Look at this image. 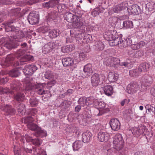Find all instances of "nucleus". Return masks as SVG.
<instances>
[{
  "mask_svg": "<svg viewBox=\"0 0 155 155\" xmlns=\"http://www.w3.org/2000/svg\"><path fill=\"white\" fill-rule=\"evenodd\" d=\"M34 121V117L29 115L28 116L23 118L21 120V122L25 124H27L29 123H31Z\"/></svg>",
  "mask_w": 155,
  "mask_h": 155,
  "instance_id": "obj_30",
  "label": "nucleus"
},
{
  "mask_svg": "<svg viewBox=\"0 0 155 155\" xmlns=\"http://www.w3.org/2000/svg\"><path fill=\"white\" fill-rule=\"evenodd\" d=\"M84 71L85 72L90 73L92 71L91 64L89 63L84 66Z\"/></svg>",
  "mask_w": 155,
  "mask_h": 155,
  "instance_id": "obj_45",
  "label": "nucleus"
},
{
  "mask_svg": "<svg viewBox=\"0 0 155 155\" xmlns=\"http://www.w3.org/2000/svg\"><path fill=\"white\" fill-rule=\"evenodd\" d=\"M71 102L67 100H64L61 104L60 106L63 108H68L71 105Z\"/></svg>",
  "mask_w": 155,
  "mask_h": 155,
  "instance_id": "obj_44",
  "label": "nucleus"
},
{
  "mask_svg": "<svg viewBox=\"0 0 155 155\" xmlns=\"http://www.w3.org/2000/svg\"><path fill=\"white\" fill-rule=\"evenodd\" d=\"M95 49L98 51L103 50L104 48V45L101 41H97L96 42L94 45Z\"/></svg>",
  "mask_w": 155,
  "mask_h": 155,
  "instance_id": "obj_33",
  "label": "nucleus"
},
{
  "mask_svg": "<svg viewBox=\"0 0 155 155\" xmlns=\"http://www.w3.org/2000/svg\"><path fill=\"white\" fill-rule=\"evenodd\" d=\"M21 86V84L19 81H14L11 86V87L12 90L17 91L22 90Z\"/></svg>",
  "mask_w": 155,
  "mask_h": 155,
  "instance_id": "obj_23",
  "label": "nucleus"
},
{
  "mask_svg": "<svg viewBox=\"0 0 155 155\" xmlns=\"http://www.w3.org/2000/svg\"><path fill=\"white\" fill-rule=\"evenodd\" d=\"M12 36L13 38L15 39L16 41H21V39L24 37L25 35L21 31L18 30L16 29Z\"/></svg>",
  "mask_w": 155,
  "mask_h": 155,
  "instance_id": "obj_13",
  "label": "nucleus"
},
{
  "mask_svg": "<svg viewBox=\"0 0 155 155\" xmlns=\"http://www.w3.org/2000/svg\"><path fill=\"white\" fill-rule=\"evenodd\" d=\"M20 8H17L11 10V12L13 15L17 16L20 15Z\"/></svg>",
  "mask_w": 155,
  "mask_h": 155,
  "instance_id": "obj_49",
  "label": "nucleus"
},
{
  "mask_svg": "<svg viewBox=\"0 0 155 155\" xmlns=\"http://www.w3.org/2000/svg\"><path fill=\"white\" fill-rule=\"evenodd\" d=\"M18 111L21 115L25 113V105L23 104H20L17 107Z\"/></svg>",
  "mask_w": 155,
  "mask_h": 155,
  "instance_id": "obj_37",
  "label": "nucleus"
},
{
  "mask_svg": "<svg viewBox=\"0 0 155 155\" xmlns=\"http://www.w3.org/2000/svg\"><path fill=\"white\" fill-rule=\"evenodd\" d=\"M122 39L120 37H118V35L116 38H114L113 39L109 42L110 45L111 46H116L120 44H121Z\"/></svg>",
  "mask_w": 155,
  "mask_h": 155,
  "instance_id": "obj_22",
  "label": "nucleus"
},
{
  "mask_svg": "<svg viewBox=\"0 0 155 155\" xmlns=\"http://www.w3.org/2000/svg\"><path fill=\"white\" fill-rule=\"evenodd\" d=\"M89 101V98L82 97L79 98L78 102L81 107H84V108H86L91 104V103L88 102Z\"/></svg>",
  "mask_w": 155,
  "mask_h": 155,
  "instance_id": "obj_15",
  "label": "nucleus"
},
{
  "mask_svg": "<svg viewBox=\"0 0 155 155\" xmlns=\"http://www.w3.org/2000/svg\"><path fill=\"white\" fill-rule=\"evenodd\" d=\"M118 78V75L112 72H110L108 77V80L110 82H114L117 81Z\"/></svg>",
  "mask_w": 155,
  "mask_h": 155,
  "instance_id": "obj_24",
  "label": "nucleus"
},
{
  "mask_svg": "<svg viewBox=\"0 0 155 155\" xmlns=\"http://www.w3.org/2000/svg\"><path fill=\"white\" fill-rule=\"evenodd\" d=\"M16 61L15 60V57L13 55L8 54L4 62L2 64V65L5 67H8L13 65L16 66L15 63Z\"/></svg>",
  "mask_w": 155,
  "mask_h": 155,
  "instance_id": "obj_2",
  "label": "nucleus"
},
{
  "mask_svg": "<svg viewBox=\"0 0 155 155\" xmlns=\"http://www.w3.org/2000/svg\"><path fill=\"white\" fill-rule=\"evenodd\" d=\"M150 67V65L147 63H143L139 66V70L141 72H145L148 71Z\"/></svg>",
  "mask_w": 155,
  "mask_h": 155,
  "instance_id": "obj_21",
  "label": "nucleus"
},
{
  "mask_svg": "<svg viewBox=\"0 0 155 155\" xmlns=\"http://www.w3.org/2000/svg\"><path fill=\"white\" fill-rule=\"evenodd\" d=\"M69 128L70 132L77 134L79 132L78 127L74 125L71 126Z\"/></svg>",
  "mask_w": 155,
  "mask_h": 155,
  "instance_id": "obj_47",
  "label": "nucleus"
},
{
  "mask_svg": "<svg viewBox=\"0 0 155 155\" xmlns=\"http://www.w3.org/2000/svg\"><path fill=\"white\" fill-rule=\"evenodd\" d=\"M121 141H124L122 135L119 134H116L114 138L113 143H117L118 142H120Z\"/></svg>",
  "mask_w": 155,
  "mask_h": 155,
  "instance_id": "obj_41",
  "label": "nucleus"
},
{
  "mask_svg": "<svg viewBox=\"0 0 155 155\" xmlns=\"http://www.w3.org/2000/svg\"><path fill=\"white\" fill-rule=\"evenodd\" d=\"M132 43L131 39L130 38H128L124 41L122 40L121 45L123 47H126L130 45Z\"/></svg>",
  "mask_w": 155,
  "mask_h": 155,
  "instance_id": "obj_42",
  "label": "nucleus"
},
{
  "mask_svg": "<svg viewBox=\"0 0 155 155\" xmlns=\"http://www.w3.org/2000/svg\"><path fill=\"white\" fill-rule=\"evenodd\" d=\"M9 75L12 77H17L19 75V71L17 69H13L11 70L8 73Z\"/></svg>",
  "mask_w": 155,
  "mask_h": 155,
  "instance_id": "obj_38",
  "label": "nucleus"
},
{
  "mask_svg": "<svg viewBox=\"0 0 155 155\" xmlns=\"http://www.w3.org/2000/svg\"><path fill=\"white\" fill-rule=\"evenodd\" d=\"M11 0H0V5H8L12 3Z\"/></svg>",
  "mask_w": 155,
  "mask_h": 155,
  "instance_id": "obj_63",
  "label": "nucleus"
},
{
  "mask_svg": "<svg viewBox=\"0 0 155 155\" xmlns=\"http://www.w3.org/2000/svg\"><path fill=\"white\" fill-rule=\"evenodd\" d=\"M38 102V100L35 97H32L30 99V103L32 107L35 106L37 105Z\"/></svg>",
  "mask_w": 155,
  "mask_h": 155,
  "instance_id": "obj_48",
  "label": "nucleus"
},
{
  "mask_svg": "<svg viewBox=\"0 0 155 155\" xmlns=\"http://www.w3.org/2000/svg\"><path fill=\"white\" fill-rule=\"evenodd\" d=\"M83 145V143L82 141H76L73 144V147L74 150H78L82 147Z\"/></svg>",
  "mask_w": 155,
  "mask_h": 155,
  "instance_id": "obj_31",
  "label": "nucleus"
},
{
  "mask_svg": "<svg viewBox=\"0 0 155 155\" xmlns=\"http://www.w3.org/2000/svg\"><path fill=\"white\" fill-rule=\"evenodd\" d=\"M32 143L34 145L39 146L41 143L42 141L41 140H39L38 138L34 139H33Z\"/></svg>",
  "mask_w": 155,
  "mask_h": 155,
  "instance_id": "obj_56",
  "label": "nucleus"
},
{
  "mask_svg": "<svg viewBox=\"0 0 155 155\" xmlns=\"http://www.w3.org/2000/svg\"><path fill=\"white\" fill-rule=\"evenodd\" d=\"M43 87V84L40 83H38L35 85L36 91H37L39 95H43L44 92V90L41 88Z\"/></svg>",
  "mask_w": 155,
  "mask_h": 155,
  "instance_id": "obj_32",
  "label": "nucleus"
},
{
  "mask_svg": "<svg viewBox=\"0 0 155 155\" xmlns=\"http://www.w3.org/2000/svg\"><path fill=\"white\" fill-rule=\"evenodd\" d=\"M0 92H1L2 94L5 93L8 94V93H10L12 94V91L9 92V89L7 87L0 88Z\"/></svg>",
  "mask_w": 155,
  "mask_h": 155,
  "instance_id": "obj_62",
  "label": "nucleus"
},
{
  "mask_svg": "<svg viewBox=\"0 0 155 155\" xmlns=\"http://www.w3.org/2000/svg\"><path fill=\"white\" fill-rule=\"evenodd\" d=\"M55 47V44L53 42H50L45 44L42 48V52L45 54H47L51 51Z\"/></svg>",
  "mask_w": 155,
  "mask_h": 155,
  "instance_id": "obj_8",
  "label": "nucleus"
},
{
  "mask_svg": "<svg viewBox=\"0 0 155 155\" xmlns=\"http://www.w3.org/2000/svg\"><path fill=\"white\" fill-rule=\"evenodd\" d=\"M131 131L133 135L136 137H139L143 133V130L141 127H133L131 130Z\"/></svg>",
  "mask_w": 155,
  "mask_h": 155,
  "instance_id": "obj_17",
  "label": "nucleus"
},
{
  "mask_svg": "<svg viewBox=\"0 0 155 155\" xmlns=\"http://www.w3.org/2000/svg\"><path fill=\"white\" fill-rule=\"evenodd\" d=\"M118 18L115 17H112L109 19V22L112 24H114L116 23L118 21Z\"/></svg>",
  "mask_w": 155,
  "mask_h": 155,
  "instance_id": "obj_57",
  "label": "nucleus"
},
{
  "mask_svg": "<svg viewBox=\"0 0 155 155\" xmlns=\"http://www.w3.org/2000/svg\"><path fill=\"white\" fill-rule=\"evenodd\" d=\"M128 13L130 14L138 15L140 13L141 10L140 7L137 5H133L127 8Z\"/></svg>",
  "mask_w": 155,
  "mask_h": 155,
  "instance_id": "obj_5",
  "label": "nucleus"
},
{
  "mask_svg": "<svg viewBox=\"0 0 155 155\" xmlns=\"http://www.w3.org/2000/svg\"><path fill=\"white\" fill-rule=\"evenodd\" d=\"M5 31L7 32H11V35H13L16 28L11 25V23L8 22L6 23L5 24Z\"/></svg>",
  "mask_w": 155,
  "mask_h": 155,
  "instance_id": "obj_28",
  "label": "nucleus"
},
{
  "mask_svg": "<svg viewBox=\"0 0 155 155\" xmlns=\"http://www.w3.org/2000/svg\"><path fill=\"white\" fill-rule=\"evenodd\" d=\"M33 58V56L31 55H25L21 57L19 61L15 62V64L17 66L24 64L28 61L31 60Z\"/></svg>",
  "mask_w": 155,
  "mask_h": 155,
  "instance_id": "obj_7",
  "label": "nucleus"
},
{
  "mask_svg": "<svg viewBox=\"0 0 155 155\" xmlns=\"http://www.w3.org/2000/svg\"><path fill=\"white\" fill-rule=\"evenodd\" d=\"M114 148L117 150H120L122 149L124 146V141L118 142L117 143H113Z\"/></svg>",
  "mask_w": 155,
  "mask_h": 155,
  "instance_id": "obj_40",
  "label": "nucleus"
},
{
  "mask_svg": "<svg viewBox=\"0 0 155 155\" xmlns=\"http://www.w3.org/2000/svg\"><path fill=\"white\" fill-rule=\"evenodd\" d=\"M103 90L105 94L108 96L111 95L113 93V88L110 85H107L104 86Z\"/></svg>",
  "mask_w": 155,
  "mask_h": 155,
  "instance_id": "obj_25",
  "label": "nucleus"
},
{
  "mask_svg": "<svg viewBox=\"0 0 155 155\" xmlns=\"http://www.w3.org/2000/svg\"><path fill=\"white\" fill-rule=\"evenodd\" d=\"M49 29V28L47 26H42L39 28L37 30L40 32L44 33L47 32Z\"/></svg>",
  "mask_w": 155,
  "mask_h": 155,
  "instance_id": "obj_53",
  "label": "nucleus"
},
{
  "mask_svg": "<svg viewBox=\"0 0 155 155\" xmlns=\"http://www.w3.org/2000/svg\"><path fill=\"white\" fill-rule=\"evenodd\" d=\"M38 68L34 65H28L25 66L23 69V71L26 75H31Z\"/></svg>",
  "mask_w": 155,
  "mask_h": 155,
  "instance_id": "obj_6",
  "label": "nucleus"
},
{
  "mask_svg": "<svg viewBox=\"0 0 155 155\" xmlns=\"http://www.w3.org/2000/svg\"><path fill=\"white\" fill-rule=\"evenodd\" d=\"M113 10L114 12L118 13L119 12L122 11L121 7L119 5V4L116 5L114 6L113 8Z\"/></svg>",
  "mask_w": 155,
  "mask_h": 155,
  "instance_id": "obj_61",
  "label": "nucleus"
},
{
  "mask_svg": "<svg viewBox=\"0 0 155 155\" xmlns=\"http://www.w3.org/2000/svg\"><path fill=\"white\" fill-rule=\"evenodd\" d=\"M111 58H110L107 59L105 61L104 63L105 64L108 66H111Z\"/></svg>",
  "mask_w": 155,
  "mask_h": 155,
  "instance_id": "obj_64",
  "label": "nucleus"
},
{
  "mask_svg": "<svg viewBox=\"0 0 155 155\" xmlns=\"http://www.w3.org/2000/svg\"><path fill=\"white\" fill-rule=\"evenodd\" d=\"M59 31L58 29H56L50 31L49 34V37L51 38H56L59 35Z\"/></svg>",
  "mask_w": 155,
  "mask_h": 155,
  "instance_id": "obj_34",
  "label": "nucleus"
},
{
  "mask_svg": "<svg viewBox=\"0 0 155 155\" xmlns=\"http://www.w3.org/2000/svg\"><path fill=\"white\" fill-rule=\"evenodd\" d=\"M91 137V134L89 132L83 133L82 134V140L84 143L89 142Z\"/></svg>",
  "mask_w": 155,
  "mask_h": 155,
  "instance_id": "obj_26",
  "label": "nucleus"
},
{
  "mask_svg": "<svg viewBox=\"0 0 155 155\" xmlns=\"http://www.w3.org/2000/svg\"><path fill=\"white\" fill-rule=\"evenodd\" d=\"M57 16L56 12H51L48 15V18L50 20L51 19L52 20L55 19Z\"/></svg>",
  "mask_w": 155,
  "mask_h": 155,
  "instance_id": "obj_55",
  "label": "nucleus"
},
{
  "mask_svg": "<svg viewBox=\"0 0 155 155\" xmlns=\"http://www.w3.org/2000/svg\"><path fill=\"white\" fill-rule=\"evenodd\" d=\"M14 99L17 101L23 102L25 99V96L23 93L18 92L14 95Z\"/></svg>",
  "mask_w": 155,
  "mask_h": 155,
  "instance_id": "obj_20",
  "label": "nucleus"
},
{
  "mask_svg": "<svg viewBox=\"0 0 155 155\" xmlns=\"http://www.w3.org/2000/svg\"><path fill=\"white\" fill-rule=\"evenodd\" d=\"M79 17L78 16L77 20H74L72 22L73 26L76 28H79L83 26V22L80 21L79 19Z\"/></svg>",
  "mask_w": 155,
  "mask_h": 155,
  "instance_id": "obj_35",
  "label": "nucleus"
},
{
  "mask_svg": "<svg viewBox=\"0 0 155 155\" xmlns=\"http://www.w3.org/2000/svg\"><path fill=\"white\" fill-rule=\"evenodd\" d=\"M15 139L16 140H19L21 142L24 143L25 141V137L24 135H21L19 134L18 133L16 136Z\"/></svg>",
  "mask_w": 155,
  "mask_h": 155,
  "instance_id": "obj_52",
  "label": "nucleus"
},
{
  "mask_svg": "<svg viewBox=\"0 0 155 155\" xmlns=\"http://www.w3.org/2000/svg\"><path fill=\"white\" fill-rule=\"evenodd\" d=\"M74 49V47L72 45H67L63 46L61 48V51L64 53H69Z\"/></svg>",
  "mask_w": 155,
  "mask_h": 155,
  "instance_id": "obj_29",
  "label": "nucleus"
},
{
  "mask_svg": "<svg viewBox=\"0 0 155 155\" xmlns=\"http://www.w3.org/2000/svg\"><path fill=\"white\" fill-rule=\"evenodd\" d=\"M28 127L30 130L33 131H36L35 135L38 136H46V133L44 130L41 129L37 125L33 123H29L27 124Z\"/></svg>",
  "mask_w": 155,
  "mask_h": 155,
  "instance_id": "obj_1",
  "label": "nucleus"
},
{
  "mask_svg": "<svg viewBox=\"0 0 155 155\" xmlns=\"http://www.w3.org/2000/svg\"><path fill=\"white\" fill-rule=\"evenodd\" d=\"M111 66L116 68L120 64V60L119 59L116 58H111Z\"/></svg>",
  "mask_w": 155,
  "mask_h": 155,
  "instance_id": "obj_36",
  "label": "nucleus"
},
{
  "mask_svg": "<svg viewBox=\"0 0 155 155\" xmlns=\"http://www.w3.org/2000/svg\"><path fill=\"white\" fill-rule=\"evenodd\" d=\"M91 81L93 86L96 87L97 86L100 82L99 74L96 73L93 74L91 78Z\"/></svg>",
  "mask_w": 155,
  "mask_h": 155,
  "instance_id": "obj_12",
  "label": "nucleus"
},
{
  "mask_svg": "<svg viewBox=\"0 0 155 155\" xmlns=\"http://www.w3.org/2000/svg\"><path fill=\"white\" fill-rule=\"evenodd\" d=\"M20 145L19 144H16L14 146V151L15 155H20Z\"/></svg>",
  "mask_w": 155,
  "mask_h": 155,
  "instance_id": "obj_46",
  "label": "nucleus"
},
{
  "mask_svg": "<svg viewBox=\"0 0 155 155\" xmlns=\"http://www.w3.org/2000/svg\"><path fill=\"white\" fill-rule=\"evenodd\" d=\"M110 125L113 130L117 131L120 129L121 124L119 120L115 118L111 120Z\"/></svg>",
  "mask_w": 155,
  "mask_h": 155,
  "instance_id": "obj_10",
  "label": "nucleus"
},
{
  "mask_svg": "<svg viewBox=\"0 0 155 155\" xmlns=\"http://www.w3.org/2000/svg\"><path fill=\"white\" fill-rule=\"evenodd\" d=\"M145 108L146 109V112L148 113L150 112L151 111L154 112L155 114L154 111H155V107L151 106L149 104H147L145 107Z\"/></svg>",
  "mask_w": 155,
  "mask_h": 155,
  "instance_id": "obj_51",
  "label": "nucleus"
},
{
  "mask_svg": "<svg viewBox=\"0 0 155 155\" xmlns=\"http://www.w3.org/2000/svg\"><path fill=\"white\" fill-rule=\"evenodd\" d=\"M75 38L76 40L78 41L79 42L80 41H81L83 38V34L82 33H80L78 34H76L75 36Z\"/></svg>",
  "mask_w": 155,
  "mask_h": 155,
  "instance_id": "obj_60",
  "label": "nucleus"
},
{
  "mask_svg": "<svg viewBox=\"0 0 155 155\" xmlns=\"http://www.w3.org/2000/svg\"><path fill=\"white\" fill-rule=\"evenodd\" d=\"M25 91H30L31 90L33 87L32 84L30 82L25 83L24 84Z\"/></svg>",
  "mask_w": 155,
  "mask_h": 155,
  "instance_id": "obj_50",
  "label": "nucleus"
},
{
  "mask_svg": "<svg viewBox=\"0 0 155 155\" xmlns=\"http://www.w3.org/2000/svg\"><path fill=\"white\" fill-rule=\"evenodd\" d=\"M119 4L121 7L122 10L126 8L128 6V3L126 1L123 2Z\"/></svg>",
  "mask_w": 155,
  "mask_h": 155,
  "instance_id": "obj_59",
  "label": "nucleus"
},
{
  "mask_svg": "<svg viewBox=\"0 0 155 155\" xmlns=\"http://www.w3.org/2000/svg\"><path fill=\"white\" fill-rule=\"evenodd\" d=\"M66 8V6L64 4L59 5L58 6V11L60 12H61L65 10Z\"/></svg>",
  "mask_w": 155,
  "mask_h": 155,
  "instance_id": "obj_58",
  "label": "nucleus"
},
{
  "mask_svg": "<svg viewBox=\"0 0 155 155\" xmlns=\"http://www.w3.org/2000/svg\"><path fill=\"white\" fill-rule=\"evenodd\" d=\"M1 108L8 114L12 115L15 114L16 112L15 110L10 105H4L2 103V107L0 108Z\"/></svg>",
  "mask_w": 155,
  "mask_h": 155,
  "instance_id": "obj_9",
  "label": "nucleus"
},
{
  "mask_svg": "<svg viewBox=\"0 0 155 155\" xmlns=\"http://www.w3.org/2000/svg\"><path fill=\"white\" fill-rule=\"evenodd\" d=\"M39 15L35 11L31 12L28 15V20L30 24L34 25L38 23Z\"/></svg>",
  "mask_w": 155,
  "mask_h": 155,
  "instance_id": "obj_3",
  "label": "nucleus"
},
{
  "mask_svg": "<svg viewBox=\"0 0 155 155\" xmlns=\"http://www.w3.org/2000/svg\"><path fill=\"white\" fill-rule=\"evenodd\" d=\"M78 16L69 12H66L64 15V18L67 21L72 23L74 20H77Z\"/></svg>",
  "mask_w": 155,
  "mask_h": 155,
  "instance_id": "obj_14",
  "label": "nucleus"
},
{
  "mask_svg": "<svg viewBox=\"0 0 155 155\" xmlns=\"http://www.w3.org/2000/svg\"><path fill=\"white\" fill-rule=\"evenodd\" d=\"M146 7L149 11H152L155 9V5L153 2H149L147 4Z\"/></svg>",
  "mask_w": 155,
  "mask_h": 155,
  "instance_id": "obj_54",
  "label": "nucleus"
},
{
  "mask_svg": "<svg viewBox=\"0 0 155 155\" xmlns=\"http://www.w3.org/2000/svg\"><path fill=\"white\" fill-rule=\"evenodd\" d=\"M98 140L101 142H106L109 139V134L106 132L101 131L98 134Z\"/></svg>",
  "mask_w": 155,
  "mask_h": 155,
  "instance_id": "obj_11",
  "label": "nucleus"
},
{
  "mask_svg": "<svg viewBox=\"0 0 155 155\" xmlns=\"http://www.w3.org/2000/svg\"><path fill=\"white\" fill-rule=\"evenodd\" d=\"M141 73V71L139 70V68L138 69L132 70L129 71L130 75L133 77L139 76Z\"/></svg>",
  "mask_w": 155,
  "mask_h": 155,
  "instance_id": "obj_39",
  "label": "nucleus"
},
{
  "mask_svg": "<svg viewBox=\"0 0 155 155\" xmlns=\"http://www.w3.org/2000/svg\"><path fill=\"white\" fill-rule=\"evenodd\" d=\"M62 62L64 66L65 67L71 66L74 64L73 59L70 58H67L62 59Z\"/></svg>",
  "mask_w": 155,
  "mask_h": 155,
  "instance_id": "obj_18",
  "label": "nucleus"
},
{
  "mask_svg": "<svg viewBox=\"0 0 155 155\" xmlns=\"http://www.w3.org/2000/svg\"><path fill=\"white\" fill-rule=\"evenodd\" d=\"M104 35L105 39L109 42L111 41L114 38H116L117 37V33L116 31L114 29L108 30L106 31Z\"/></svg>",
  "mask_w": 155,
  "mask_h": 155,
  "instance_id": "obj_4",
  "label": "nucleus"
},
{
  "mask_svg": "<svg viewBox=\"0 0 155 155\" xmlns=\"http://www.w3.org/2000/svg\"><path fill=\"white\" fill-rule=\"evenodd\" d=\"M143 82L145 84L146 87L149 86L153 82L152 77L149 75H145L143 79Z\"/></svg>",
  "mask_w": 155,
  "mask_h": 155,
  "instance_id": "obj_19",
  "label": "nucleus"
},
{
  "mask_svg": "<svg viewBox=\"0 0 155 155\" xmlns=\"http://www.w3.org/2000/svg\"><path fill=\"white\" fill-rule=\"evenodd\" d=\"M58 3V0H51L48 2H44L42 4V6L44 8H52L57 5Z\"/></svg>",
  "mask_w": 155,
  "mask_h": 155,
  "instance_id": "obj_16",
  "label": "nucleus"
},
{
  "mask_svg": "<svg viewBox=\"0 0 155 155\" xmlns=\"http://www.w3.org/2000/svg\"><path fill=\"white\" fill-rule=\"evenodd\" d=\"M123 26L127 28H131L133 27V24L132 21H125L123 22Z\"/></svg>",
  "mask_w": 155,
  "mask_h": 155,
  "instance_id": "obj_43",
  "label": "nucleus"
},
{
  "mask_svg": "<svg viewBox=\"0 0 155 155\" xmlns=\"http://www.w3.org/2000/svg\"><path fill=\"white\" fill-rule=\"evenodd\" d=\"M138 88V86L136 82L131 83L130 86H128V88L130 90V92L128 91V93L131 94V92H135L137 91Z\"/></svg>",
  "mask_w": 155,
  "mask_h": 155,
  "instance_id": "obj_27",
  "label": "nucleus"
}]
</instances>
